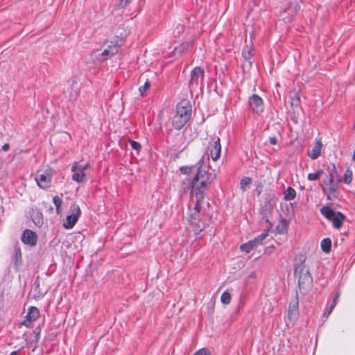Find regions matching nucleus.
Segmentation results:
<instances>
[{
	"instance_id": "obj_6",
	"label": "nucleus",
	"mask_w": 355,
	"mask_h": 355,
	"mask_svg": "<svg viewBox=\"0 0 355 355\" xmlns=\"http://www.w3.org/2000/svg\"><path fill=\"white\" fill-rule=\"evenodd\" d=\"M205 71L204 69L200 67H195L191 71V78L189 83L190 91L201 89V85L204 80Z\"/></svg>"
},
{
	"instance_id": "obj_47",
	"label": "nucleus",
	"mask_w": 355,
	"mask_h": 355,
	"mask_svg": "<svg viewBox=\"0 0 355 355\" xmlns=\"http://www.w3.org/2000/svg\"><path fill=\"white\" fill-rule=\"evenodd\" d=\"M9 149H10V145H9V144H5L1 147V150H3V151H8Z\"/></svg>"
},
{
	"instance_id": "obj_50",
	"label": "nucleus",
	"mask_w": 355,
	"mask_h": 355,
	"mask_svg": "<svg viewBox=\"0 0 355 355\" xmlns=\"http://www.w3.org/2000/svg\"><path fill=\"white\" fill-rule=\"evenodd\" d=\"M55 209H56V213L58 214H60V212H61V207H55Z\"/></svg>"
},
{
	"instance_id": "obj_20",
	"label": "nucleus",
	"mask_w": 355,
	"mask_h": 355,
	"mask_svg": "<svg viewBox=\"0 0 355 355\" xmlns=\"http://www.w3.org/2000/svg\"><path fill=\"white\" fill-rule=\"evenodd\" d=\"M242 56L244 60L243 67L250 69L252 67V61L251 60L252 53L248 46L243 49Z\"/></svg>"
},
{
	"instance_id": "obj_33",
	"label": "nucleus",
	"mask_w": 355,
	"mask_h": 355,
	"mask_svg": "<svg viewBox=\"0 0 355 355\" xmlns=\"http://www.w3.org/2000/svg\"><path fill=\"white\" fill-rule=\"evenodd\" d=\"M352 180V171L349 169H347L344 174L343 180H342V181H343L345 184H349L351 183Z\"/></svg>"
},
{
	"instance_id": "obj_34",
	"label": "nucleus",
	"mask_w": 355,
	"mask_h": 355,
	"mask_svg": "<svg viewBox=\"0 0 355 355\" xmlns=\"http://www.w3.org/2000/svg\"><path fill=\"white\" fill-rule=\"evenodd\" d=\"M150 87V83L149 82L148 80H146V81L144 83V85L143 86H141L139 88V91L140 92V94L141 96H144V93L146 92V91L147 89H148Z\"/></svg>"
},
{
	"instance_id": "obj_46",
	"label": "nucleus",
	"mask_w": 355,
	"mask_h": 355,
	"mask_svg": "<svg viewBox=\"0 0 355 355\" xmlns=\"http://www.w3.org/2000/svg\"><path fill=\"white\" fill-rule=\"evenodd\" d=\"M185 46L184 45H181L179 47L175 48V51L180 53H182L184 51Z\"/></svg>"
},
{
	"instance_id": "obj_10",
	"label": "nucleus",
	"mask_w": 355,
	"mask_h": 355,
	"mask_svg": "<svg viewBox=\"0 0 355 355\" xmlns=\"http://www.w3.org/2000/svg\"><path fill=\"white\" fill-rule=\"evenodd\" d=\"M249 105L250 109L257 114H260L263 111V103L262 98L257 94H253L249 98Z\"/></svg>"
},
{
	"instance_id": "obj_7",
	"label": "nucleus",
	"mask_w": 355,
	"mask_h": 355,
	"mask_svg": "<svg viewBox=\"0 0 355 355\" xmlns=\"http://www.w3.org/2000/svg\"><path fill=\"white\" fill-rule=\"evenodd\" d=\"M70 209L71 213L67 216L66 220L63 223V226L66 229L73 228L81 215V210L76 204L71 205Z\"/></svg>"
},
{
	"instance_id": "obj_42",
	"label": "nucleus",
	"mask_w": 355,
	"mask_h": 355,
	"mask_svg": "<svg viewBox=\"0 0 355 355\" xmlns=\"http://www.w3.org/2000/svg\"><path fill=\"white\" fill-rule=\"evenodd\" d=\"M340 297V293L338 291L336 293L335 295H334V297L333 299V301L331 302V306L332 307H335L336 305L337 304V301H338V299Z\"/></svg>"
},
{
	"instance_id": "obj_40",
	"label": "nucleus",
	"mask_w": 355,
	"mask_h": 355,
	"mask_svg": "<svg viewBox=\"0 0 355 355\" xmlns=\"http://www.w3.org/2000/svg\"><path fill=\"white\" fill-rule=\"evenodd\" d=\"M132 0H120L117 5L118 8H125Z\"/></svg>"
},
{
	"instance_id": "obj_43",
	"label": "nucleus",
	"mask_w": 355,
	"mask_h": 355,
	"mask_svg": "<svg viewBox=\"0 0 355 355\" xmlns=\"http://www.w3.org/2000/svg\"><path fill=\"white\" fill-rule=\"evenodd\" d=\"M334 308L332 307V306H329V309L327 310H326L324 311V313H323V317L324 318H328L329 315L331 314V311H333Z\"/></svg>"
},
{
	"instance_id": "obj_28",
	"label": "nucleus",
	"mask_w": 355,
	"mask_h": 355,
	"mask_svg": "<svg viewBox=\"0 0 355 355\" xmlns=\"http://www.w3.org/2000/svg\"><path fill=\"white\" fill-rule=\"evenodd\" d=\"M321 249L325 253H329L331 248V240L329 238H325L321 241Z\"/></svg>"
},
{
	"instance_id": "obj_21",
	"label": "nucleus",
	"mask_w": 355,
	"mask_h": 355,
	"mask_svg": "<svg viewBox=\"0 0 355 355\" xmlns=\"http://www.w3.org/2000/svg\"><path fill=\"white\" fill-rule=\"evenodd\" d=\"M33 222L37 226L41 227L44 224L43 215L38 210L33 211L31 214Z\"/></svg>"
},
{
	"instance_id": "obj_51",
	"label": "nucleus",
	"mask_w": 355,
	"mask_h": 355,
	"mask_svg": "<svg viewBox=\"0 0 355 355\" xmlns=\"http://www.w3.org/2000/svg\"><path fill=\"white\" fill-rule=\"evenodd\" d=\"M19 349L17 351H14L10 353V355H19Z\"/></svg>"
},
{
	"instance_id": "obj_24",
	"label": "nucleus",
	"mask_w": 355,
	"mask_h": 355,
	"mask_svg": "<svg viewBox=\"0 0 355 355\" xmlns=\"http://www.w3.org/2000/svg\"><path fill=\"white\" fill-rule=\"evenodd\" d=\"M291 105L293 110L302 108L300 96L297 92H295L293 96H291Z\"/></svg>"
},
{
	"instance_id": "obj_4",
	"label": "nucleus",
	"mask_w": 355,
	"mask_h": 355,
	"mask_svg": "<svg viewBox=\"0 0 355 355\" xmlns=\"http://www.w3.org/2000/svg\"><path fill=\"white\" fill-rule=\"evenodd\" d=\"M320 213L327 219L332 221L333 226L336 229H340L343 223L345 216L340 211H335L333 209L324 206L320 209Z\"/></svg>"
},
{
	"instance_id": "obj_23",
	"label": "nucleus",
	"mask_w": 355,
	"mask_h": 355,
	"mask_svg": "<svg viewBox=\"0 0 355 355\" xmlns=\"http://www.w3.org/2000/svg\"><path fill=\"white\" fill-rule=\"evenodd\" d=\"M257 241H255L254 239L253 240H250L248 242L245 243H243L242 245H241L240 246V250L243 252H245L246 253H249L254 248H256L257 246H258L259 245L257 244V243H256Z\"/></svg>"
},
{
	"instance_id": "obj_38",
	"label": "nucleus",
	"mask_w": 355,
	"mask_h": 355,
	"mask_svg": "<svg viewBox=\"0 0 355 355\" xmlns=\"http://www.w3.org/2000/svg\"><path fill=\"white\" fill-rule=\"evenodd\" d=\"M54 205L55 207H61L62 204V200L58 196H55L53 197V199Z\"/></svg>"
},
{
	"instance_id": "obj_14",
	"label": "nucleus",
	"mask_w": 355,
	"mask_h": 355,
	"mask_svg": "<svg viewBox=\"0 0 355 355\" xmlns=\"http://www.w3.org/2000/svg\"><path fill=\"white\" fill-rule=\"evenodd\" d=\"M21 239L24 244L35 246L37 244V235L35 232L26 229L23 232Z\"/></svg>"
},
{
	"instance_id": "obj_35",
	"label": "nucleus",
	"mask_w": 355,
	"mask_h": 355,
	"mask_svg": "<svg viewBox=\"0 0 355 355\" xmlns=\"http://www.w3.org/2000/svg\"><path fill=\"white\" fill-rule=\"evenodd\" d=\"M121 46L120 44H119L117 42H116L115 41L111 40L110 42V44H108L107 48H105V49L107 50H111L113 47H116V53H117L119 51V48Z\"/></svg>"
},
{
	"instance_id": "obj_27",
	"label": "nucleus",
	"mask_w": 355,
	"mask_h": 355,
	"mask_svg": "<svg viewBox=\"0 0 355 355\" xmlns=\"http://www.w3.org/2000/svg\"><path fill=\"white\" fill-rule=\"evenodd\" d=\"M15 250V261H14V265L15 266H18L21 264L22 263V256H21V249L19 246H15L14 248Z\"/></svg>"
},
{
	"instance_id": "obj_37",
	"label": "nucleus",
	"mask_w": 355,
	"mask_h": 355,
	"mask_svg": "<svg viewBox=\"0 0 355 355\" xmlns=\"http://www.w3.org/2000/svg\"><path fill=\"white\" fill-rule=\"evenodd\" d=\"M33 334L35 336V340H33V341L37 343L38 342L39 339H40V333H41V328H40V326L37 327L33 330Z\"/></svg>"
},
{
	"instance_id": "obj_16",
	"label": "nucleus",
	"mask_w": 355,
	"mask_h": 355,
	"mask_svg": "<svg viewBox=\"0 0 355 355\" xmlns=\"http://www.w3.org/2000/svg\"><path fill=\"white\" fill-rule=\"evenodd\" d=\"M299 310V302H298V294L296 292L295 299H293L289 304L288 306V317L289 319H292L293 318H296L298 314Z\"/></svg>"
},
{
	"instance_id": "obj_29",
	"label": "nucleus",
	"mask_w": 355,
	"mask_h": 355,
	"mask_svg": "<svg viewBox=\"0 0 355 355\" xmlns=\"http://www.w3.org/2000/svg\"><path fill=\"white\" fill-rule=\"evenodd\" d=\"M252 180L249 177H244L241 179L240 182L241 189L243 191H245L247 189V186H249L252 184Z\"/></svg>"
},
{
	"instance_id": "obj_13",
	"label": "nucleus",
	"mask_w": 355,
	"mask_h": 355,
	"mask_svg": "<svg viewBox=\"0 0 355 355\" xmlns=\"http://www.w3.org/2000/svg\"><path fill=\"white\" fill-rule=\"evenodd\" d=\"M209 148L211 159L214 161L218 160L221 153V145L219 137L212 139V141L209 143Z\"/></svg>"
},
{
	"instance_id": "obj_18",
	"label": "nucleus",
	"mask_w": 355,
	"mask_h": 355,
	"mask_svg": "<svg viewBox=\"0 0 355 355\" xmlns=\"http://www.w3.org/2000/svg\"><path fill=\"white\" fill-rule=\"evenodd\" d=\"M116 53V48L113 47L111 50H107L105 49L102 53H98L96 58L97 60L103 62L109 58H111Z\"/></svg>"
},
{
	"instance_id": "obj_17",
	"label": "nucleus",
	"mask_w": 355,
	"mask_h": 355,
	"mask_svg": "<svg viewBox=\"0 0 355 355\" xmlns=\"http://www.w3.org/2000/svg\"><path fill=\"white\" fill-rule=\"evenodd\" d=\"M128 34L129 31L128 30L125 29L123 27H119L113 40L122 46Z\"/></svg>"
},
{
	"instance_id": "obj_3",
	"label": "nucleus",
	"mask_w": 355,
	"mask_h": 355,
	"mask_svg": "<svg viewBox=\"0 0 355 355\" xmlns=\"http://www.w3.org/2000/svg\"><path fill=\"white\" fill-rule=\"evenodd\" d=\"M191 103L186 99L182 100L176 105L175 114L172 120L173 127L177 130H180L191 119Z\"/></svg>"
},
{
	"instance_id": "obj_44",
	"label": "nucleus",
	"mask_w": 355,
	"mask_h": 355,
	"mask_svg": "<svg viewBox=\"0 0 355 355\" xmlns=\"http://www.w3.org/2000/svg\"><path fill=\"white\" fill-rule=\"evenodd\" d=\"M327 185L329 186V191L330 193H334L336 191L337 187L334 183Z\"/></svg>"
},
{
	"instance_id": "obj_25",
	"label": "nucleus",
	"mask_w": 355,
	"mask_h": 355,
	"mask_svg": "<svg viewBox=\"0 0 355 355\" xmlns=\"http://www.w3.org/2000/svg\"><path fill=\"white\" fill-rule=\"evenodd\" d=\"M288 230V223L286 219H281L279 223L275 227V232L277 234H284Z\"/></svg>"
},
{
	"instance_id": "obj_15",
	"label": "nucleus",
	"mask_w": 355,
	"mask_h": 355,
	"mask_svg": "<svg viewBox=\"0 0 355 355\" xmlns=\"http://www.w3.org/2000/svg\"><path fill=\"white\" fill-rule=\"evenodd\" d=\"M40 316V311L35 306H31L28 309L27 315L25 320L23 321V324L26 327H30L33 321H35Z\"/></svg>"
},
{
	"instance_id": "obj_11",
	"label": "nucleus",
	"mask_w": 355,
	"mask_h": 355,
	"mask_svg": "<svg viewBox=\"0 0 355 355\" xmlns=\"http://www.w3.org/2000/svg\"><path fill=\"white\" fill-rule=\"evenodd\" d=\"M302 0H290L284 8L283 12L288 15V17L296 15L301 8Z\"/></svg>"
},
{
	"instance_id": "obj_19",
	"label": "nucleus",
	"mask_w": 355,
	"mask_h": 355,
	"mask_svg": "<svg viewBox=\"0 0 355 355\" xmlns=\"http://www.w3.org/2000/svg\"><path fill=\"white\" fill-rule=\"evenodd\" d=\"M322 146V144L321 141L315 142L311 150L308 151L309 157L312 159H317L320 155Z\"/></svg>"
},
{
	"instance_id": "obj_41",
	"label": "nucleus",
	"mask_w": 355,
	"mask_h": 355,
	"mask_svg": "<svg viewBox=\"0 0 355 355\" xmlns=\"http://www.w3.org/2000/svg\"><path fill=\"white\" fill-rule=\"evenodd\" d=\"M263 191V185L261 182H259L254 189V191L257 193V196H259Z\"/></svg>"
},
{
	"instance_id": "obj_30",
	"label": "nucleus",
	"mask_w": 355,
	"mask_h": 355,
	"mask_svg": "<svg viewBox=\"0 0 355 355\" xmlns=\"http://www.w3.org/2000/svg\"><path fill=\"white\" fill-rule=\"evenodd\" d=\"M323 173L324 171L322 169H319L316 173H309L307 178L310 181H315L318 180Z\"/></svg>"
},
{
	"instance_id": "obj_26",
	"label": "nucleus",
	"mask_w": 355,
	"mask_h": 355,
	"mask_svg": "<svg viewBox=\"0 0 355 355\" xmlns=\"http://www.w3.org/2000/svg\"><path fill=\"white\" fill-rule=\"evenodd\" d=\"M284 199L286 201L292 200L296 197L295 190L291 187H287V189L284 191Z\"/></svg>"
},
{
	"instance_id": "obj_5",
	"label": "nucleus",
	"mask_w": 355,
	"mask_h": 355,
	"mask_svg": "<svg viewBox=\"0 0 355 355\" xmlns=\"http://www.w3.org/2000/svg\"><path fill=\"white\" fill-rule=\"evenodd\" d=\"M275 207V202L271 198H266L259 209L260 222L266 224L272 223L270 218L272 216Z\"/></svg>"
},
{
	"instance_id": "obj_36",
	"label": "nucleus",
	"mask_w": 355,
	"mask_h": 355,
	"mask_svg": "<svg viewBox=\"0 0 355 355\" xmlns=\"http://www.w3.org/2000/svg\"><path fill=\"white\" fill-rule=\"evenodd\" d=\"M130 144L132 148L137 150V152H139L141 148V144L136 141L130 140Z\"/></svg>"
},
{
	"instance_id": "obj_31",
	"label": "nucleus",
	"mask_w": 355,
	"mask_h": 355,
	"mask_svg": "<svg viewBox=\"0 0 355 355\" xmlns=\"http://www.w3.org/2000/svg\"><path fill=\"white\" fill-rule=\"evenodd\" d=\"M33 291L35 293V295H37V297H43L45 294V293L40 291V282L38 280V278H37V279L34 282Z\"/></svg>"
},
{
	"instance_id": "obj_32",
	"label": "nucleus",
	"mask_w": 355,
	"mask_h": 355,
	"mask_svg": "<svg viewBox=\"0 0 355 355\" xmlns=\"http://www.w3.org/2000/svg\"><path fill=\"white\" fill-rule=\"evenodd\" d=\"M220 301L224 304H229L231 302V295L229 292L225 291L222 293Z\"/></svg>"
},
{
	"instance_id": "obj_22",
	"label": "nucleus",
	"mask_w": 355,
	"mask_h": 355,
	"mask_svg": "<svg viewBox=\"0 0 355 355\" xmlns=\"http://www.w3.org/2000/svg\"><path fill=\"white\" fill-rule=\"evenodd\" d=\"M272 228V223L266 224V228L264 229L263 232L254 239L255 241H257L256 243H257L258 245L262 243V241L264 240L268 236V232Z\"/></svg>"
},
{
	"instance_id": "obj_9",
	"label": "nucleus",
	"mask_w": 355,
	"mask_h": 355,
	"mask_svg": "<svg viewBox=\"0 0 355 355\" xmlns=\"http://www.w3.org/2000/svg\"><path fill=\"white\" fill-rule=\"evenodd\" d=\"M35 181L38 187L42 189H46L50 187L51 183V175L47 171L41 174H37Z\"/></svg>"
},
{
	"instance_id": "obj_45",
	"label": "nucleus",
	"mask_w": 355,
	"mask_h": 355,
	"mask_svg": "<svg viewBox=\"0 0 355 355\" xmlns=\"http://www.w3.org/2000/svg\"><path fill=\"white\" fill-rule=\"evenodd\" d=\"M269 143L271 145H275L277 143V139L276 137H269Z\"/></svg>"
},
{
	"instance_id": "obj_8",
	"label": "nucleus",
	"mask_w": 355,
	"mask_h": 355,
	"mask_svg": "<svg viewBox=\"0 0 355 355\" xmlns=\"http://www.w3.org/2000/svg\"><path fill=\"white\" fill-rule=\"evenodd\" d=\"M71 172L73 173L71 178L73 181L78 183H83L88 180V174L84 171L83 164L75 162L71 166Z\"/></svg>"
},
{
	"instance_id": "obj_2",
	"label": "nucleus",
	"mask_w": 355,
	"mask_h": 355,
	"mask_svg": "<svg viewBox=\"0 0 355 355\" xmlns=\"http://www.w3.org/2000/svg\"><path fill=\"white\" fill-rule=\"evenodd\" d=\"M299 261L300 263L294 264V274L298 277V288L300 293L305 295L313 286V277L309 268L305 265V258L301 256Z\"/></svg>"
},
{
	"instance_id": "obj_12",
	"label": "nucleus",
	"mask_w": 355,
	"mask_h": 355,
	"mask_svg": "<svg viewBox=\"0 0 355 355\" xmlns=\"http://www.w3.org/2000/svg\"><path fill=\"white\" fill-rule=\"evenodd\" d=\"M329 178L328 180H324L323 182L325 184H331L334 182L336 180L337 182L342 181L341 177L338 175L336 166L334 164H330L327 168Z\"/></svg>"
},
{
	"instance_id": "obj_49",
	"label": "nucleus",
	"mask_w": 355,
	"mask_h": 355,
	"mask_svg": "<svg viewBox=\"0 0 355 355\" xmlns=\"http://www.w3.org/2000/svg\"><path fill=\"white\" fill-rule=\"evenodd\" d=\"M90 167L89 163H87L85 165H83V168H84V171H85L87 169H88Z\"/></svg>"
},
{
	"instance_id": "obj_48",
	"label": "nucleus",
	"mask_w": 355,
	"mask_h": 355,
	"mask_svg": "<svg viewBox=\"0 0 355 355\" xmlns=\"http://www.w3.org/2000/svg\"><path fill=\"white\" fill-rule=\"evenodd\" d=\"M78 96V91H77V90H76V91L74 92V94H71L70 98H71V99H72V100H75V99L77 98V96Z\"/></svg>"
},
{
	"instance_id": "obj_1",
	"label": "nucleus",
	"mask_w": 355,
	"mask_h": 355,
	"mask_svg": "<svg viewBox=\"0 0 355 355\" xmlns=\"http://www.w3.org/2000/svg\"><path fill=\"white\" fill-rule=\"evenodd\" d=\"M180 172L184 175H189L191 177V194L192 202L195 201L193 211L190 215V223L196 235L204 230L209 224L202 218L203 214V202L205 193L208 189L212 180L211 173L209 172V167L202 159L198 161L196 164L180 167Z\"/></svg>"
},
{
	"instance_id": "obj_39",
	"label": "nucleus",
	"mask_w": 355,
	"mask_h": 355,
	"mask_svg": "<svg viewBox=\"0 0 355 355\" xmlns=\"http://www.w3.org/2000/svg\"><path fill=\"white\" fill-rule=\"evenodd\" d=\"M194 355H210V352L206 348H202L196 352Z\"/></svg>"
}]
</instances>
